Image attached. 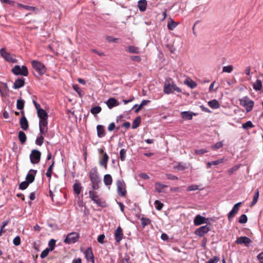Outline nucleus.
Returning <instances> with one entry per match:
<instances>
[{"label": "nucleus", "instance_id": "f257e3e1", "mask_svg": "<svg viewBox=\"0 0 263 263\" xmlns=\"http://www.w3.org/2000/svg\"><path fill=\"white\" fill-rule=\"evenodd\" d=\"M89 177L91 183L92 189L93 190H98L100 188L99 183L100 182V180L96 167L92 168L90 170L89 173Z\"/></svg>", "mask_w": 263, "mask_h": 263}, {"label": "nucleus", "instance_id": "f03ea898", "mask_svg": "<svg viewBox=\"0 0 263 263\" xmlns=\"http://www.w3.org/2000/svg\"><path fill=\"white\" fill-rule=\"evenodd\" d=\"M89 195L90 198L96 204H97V205L102 208H105L107 206V204L105 201L99 198L97 192L90 190L89 191Z\"/></svg>", "mask_w": 263, "mask_h": 263}, {"label": "nucleus", "instance_id": "7ed1b4c3", "mask_svg": "<svg viewBox=\"0 0 263 263\" xmlns=\"http://www.w3.org/2000/svg\"><path fill=\"white\" fill-rule=\"evenodd\" d=\"M31 64L39 76H43L46 72V67L44 64L37 60H32Z\"/></svg>", "mask_w": 263, "mask_h": 263}, {"label": "nucleus", "instance_id": "20e7f679", "mask_svg": "<svg viewBox=\"0 0 263 263\" xmlns=\"http://www.w3.org/2000/svg\"><path fill=\"white\" fill-rule=\"evenodd\" d=\"M239 102L240 105L246 108L247 112H250L253 109L254 102L248 96H245L240 99Z\"/></svg>", "mask_w": 263, "mask_h": 263}, {"label": "nucleus", "instance_id": "39448f33", "mask_svg": "<svg viewBox=\"0 0 263 263\" xmlns=\"http://www.w3.org/2000/svg\"><path fill=\"white\" fill-rule=\"evenodd\" d=\"M12 72L15 75H21L23 76H27L28 74V70L26 66H20V65H15L12 69Z\"/></svg>", "mask_w": 263, "mask_h": 263}, {"label": "nucleus", "instance_id": "423d86ee", "mask_svg": "<svg viewBox=\"0 0 263 263\" xmlns=\"http://www.w3.org/2000/svg\"><path fill=\"white\" fill-rule=\"evenodd\" d=\"M163 91L165 94H170L176 91L178 92H181V89L174 83H168L165 84L163 87Z\"/></svg>", "mask_w": 263, "mask_h": 263}, {"label": "nucleus", "instance_id": "0eeeda50", "mask_svg": "<svg viewBox=\"0 0 263 263\" xmlns=\"http://www.w3.org/2000/svg\"><path fill=\"white\" fill-rule=\"evenodd\" d=\"M80 237L79 234L76 232H71L67 234L64 242L67 244L74 243L78 241Z\"/></svg>", "mask_w": 263, "mask_h": 263}, {"label": "nucleus", "instance_id": "6e6552de", "mask_svg": "<svg viewBox=\"0 0 263 263\" xmlns=\"http://www.w3.org/2000/svg\"><path fill=\"white\" fill-rule=\"evenodd\" d=\"M41 153L36 149H33L30 155V162L32 164H37L41 159Z\"/></svg>", "mask_w": 263, "mask_h": 263}, {"label": "nucleus", "instance_id": "1a4fd4ad", "mask_svg": "<svg viewBox=\"0 0 263 263\" xmlns=\"http://www.w3.org/2000/svg\"><path fill=\"white\" fill-rule=\"evenodd\" d=\"M117 191L119 195L125 196L126 194L125 184L123 180H119L117 181Z\"/></svg>", "mask_w": 263, "mask_h": 263}, {"label": "nucleus", "instance_id": "9d476101", "mask_svg": "<svg viewBox=\"0 0 263 263\" xmlns=\"http://www.w3.org/2000/svg\"><path fill=\"white\" fill-rule=\"evenodd\" d=\"M98 152L100 155L103 154L102 159L100 160V164L103 166L105 169L107 168V162L109 159V157L106 153L104 152V150L102 148L98 149Z\"/></svg>", "mask_w": 263, "mask_h": 263}, {"label": "nucleus", "instance_id": "9b49d317", "mask_svg": "<svg viewBox=\"0 0 263 263\" xmlns=\"http://www.w3.org/2000/svg\"><path fill=\"white\" fill-rule=\"evenodd\" d=\"M211 230L210 226L205 225L197 229L195 231V234L200 237H203L208 233Z\"/></svg>", "mask_w": 263, "mask_h": 263}, {"label": "nucleus", "instance_id": "f8f14e48", "mask_svg": "<svg viewBox=\"0 0 263 263\" xmlns=\"http://www.w3.org/2000/svg\"><path fill=\"white\" fill-rule=\"evenodd\" d=\"M123 231L120 226H119L115 230L114 236L117 242L120 243L123 238Z\"/></svg>", "mask_w": 263, "mask_h": 263}, {"label": "nucleus", "instance_id": "ddd939ff", "mask_svg": "<svg viewBox=\"0 0 263 263\" xmlns=\"http://www.w3.org/2000/svg\"><path fill=\"white\" fill-rule=\"evenodd\" d=\"M1 55L7 61L9 62H15V60L12 57V55L7 52L5 48H1L0 49Z\"/></svg>", "mask_w": 263, "mask_h": 263}, {"label": "nucleus", "instance_id": "4468645a", "mask_svg": "<svg viewBox=\"0 0 263 263\" xmlns=\"http://www.w3.org/2000/svg\"><path fill=\"white\" fill-rule=\"evenodd\" d=\"M84 254L86 259L88 261L94 263L95 257L92 252V249L91 247L88 248L84 252Z\"/></svg>", "mask_w": 263, "mask_h": 263}, {"label": "nucleus", "instance_id": "2eb2a0df", "mask_svg": "<svg viewBox=\"0 0 263 263\" xmlns=\"http://www.w3.org/2000/svg\"><path fill=\"white\" fill-rule=\"evenodd\" d=\"M241 204V202H238V203H236L234 205L233 209L229 213L228 219L230 221H231L232 219L237 213Z\"/></svg>", "mask_w": 263, "mask_h": 263}, {"label": "nucleus", "instance_id": "dca6fc26", "mask_svg": "<svg viewBox=\"0 0 263 263\" xmlns=\"http://www.w3.org/2000/svg\"><path fill=\"white\" fill-rule=\"evenodd\" d=\"M37 173V171L34 170H30L28 172L26 177V180L29 183H32L34 179L35 176Z\"/></svg>", "mask_w": 263, "mask_h": 263}, {"label": "nucleus", "instance_id": "f3484780", "mask_svg": "<svg viewBox=\"0 0 263 263\" xmlns=\"http://www.w3.org/2000/svg\"><path fill=\"white\" fill-rule=\"evenodd\" d=\"M208 220L204 217L197 215L194 220V223L195 226H199L201 224L207 223Z\"/></svg>", "mask_w": 263, "mask_h": 263}, {"label": "nucleus", "instance_id": "a211bd4d", "mask_svg": "<svg viewBox=\"0 0 263 263\" xmlns=\"http://www.w3.org/2000/svg\"><path fill=\"white\" fill-rule=\"evenodd\" d=\"M235 242L237 244H245V246H248L251 243V240L246 236H241L237 238Z\"/></svg>", "mask_w": 263, "mask_h": 263}, {"label": "nucleus", "instance_id": "6ab92c4d", "mask_svg": "<svg viewBox=\"0 0 263 263\" xmlns=\"http://www.w3.org/2000/svg\"><path fill=\"white\" fill-rule=\"evenodd\" d=\"M125 50L130 53L139 54L140 53V49L138 47L129 45L125 47Z\"/></svg>", "mask_w": 263, "mask_h": 263}, {"label": "nucleus", "instance_id": "aec40b11", "mask_svg": "<svg viewBox=\"0 0 263 263\" xmlns=\"http://www.w3.org/2000/svg\"><path fill=\"white\" fill-rule=\"evenodd\" d=\"M25 84V80L24 78H18L15 80L13 84L12 88L14 89L20 88L24 86Z\"/></svg>", "mask_w": 263, "mask_h": 263}, {"label": "nucleus", "instance_id": "412c9836", "mask_svg": "<svg viewBox=\"0 0 263 263\" xmlns=\"http://www.w3.org/2000/svg\"><path fill=\"white\" fill-rule=\"evenodd\" d=\"M168 187V185L162 184L160 182H157L155 184V189L156 192L160 193H165L164 188Z\"/></svg>", "mask_w": 263, "mask_h": 263}, {"label": "nucleus", "instance_id": "4be33fe9", "mask_svg": "<svg viewBox=\"0 0 263 263\" xmlns=\"http://www.w3.org/2000/svg\"><path fill=\"white\" fill-rule=\"evenodd\" d=\"M48 122L47 119L40 120L39 128L40 132H47V130Z\"/></svg>", "mask_w": 263, "mask_h": 263}, {"label": "nucleus", "instance_id": "5701e85b", "mask_svg": "<svg viewBox=\"0 0 263 263\" xmlns=\"http://www.w3.org/2000/svg\"><path fill=\"white\" fill-rule=\"evenodd\" d=\"M147 5L146 0H139L138 2V8L141 12H144L146 9Z\"/></svg>", "mask_w": 263, "mask_h": 263}, {"label": "nucleus", "instance_id": "b1692460", "mask_svg": "<svg viewBox=\"0 0 263 263\" xmlns=\"http://www.w3.org/2000/svg\"><path fill=\"white\" fill-rule=\"evenodd\" d=\"M20 125L21 128L24 130H27L28 127V121L24 116H22L20 119Z\"/></svg>", "mask_w": 263, "mask_h": 263}, {"label": "nucleus", "instance_id": "393cba45", "mask_svg": "<svg viewBox=\"0 0 263 263\" xmlns=\"http://www.w3.org/2000/svg\"><path fill=\"white\" fill-rule=\"evenodd\" d=\"M37 114L40 120H45L48 118L47 113L44 109L39 110Z\"/></svg>", "mask_w": 263, "mask_h": 263}, {"label": "nucleus", "instance_id": "a878e982", "mask_svg": "<svg viewBox=\"0 0 263 263\" xmlns=\"http://www.w3.org/2000/svg\"><path fill=\"white\" fill-rule=\"evenodd\" d=\"M208 104L209 106L213 109H217L220 107V104L218 101L216 99L209 101Z\"/></svg>", "mask_w": 263, "mask_h": 263}, {"label": "nucleus", "instance_id": "bb28decb", "mask_svg": "<svg viewBox=\"0 0 263 263\" xmlns=\"http://www.w3.org/2000/svg\"><path fill=\"white\" fill-rule=\"evenodd\" d=\"M253 89L255 91H259L262 89V84L260 80L257 79L256 81L253 84Z\"/></svg>", "mask_w": 263, "mask_h": 263}, {"label": "nucleus", "instance_id": "cd10ccee", "mask_svg": "<svg viewBox=\"0 0 263 263\" xmlns=\"http://www.w3.org/2000/svg\"><path fill=\"white\" fill-rule=\"evenodd\" d=\"M104 184L107 185H110L112 183V179L110 175L106 174L104 176L103 179Z\"/></svg>", "mask_w": 263, "mask_h": 263}, {"label": "nucleus", "instance_id": "c85d7f7f", "mask_svg": "<svg viewBox=\"0 0 263 263\" xmlns=\"http://www.w3.org/2000/svg\"><path fill=\"white\" fill-rule=\"evenodd\" d=\"M181 116L184 119L191 120L193 118V113L188 111H182L181 113Z\"/></svg>", "mask_w": 263, "mask_h": 263}, {"label": "nucleus", "instance_id": "c756f323", "mask_svg": "<svg viewBox=\"0 0 263 263\" xmlns=\"http://www.w3.org/2000/svg\"><path fill=\"white\" fill-rule=\"evenodd\" d=\"M107 105L109 108H111L114 106L118 105L117 100L114 98H109L107 102Z\"/></svg>", "mask_w": 263, "mask_h": 263}, {"label": "nucleus", "instance_id": "7c9ffc66", "mask_svg": "<svg viewBox=\"0 0 263 263\" xmlns=\"http://www.w3.org/2000/svg\"><path fill=\"white\" fill-rule=\"evenodd\" d=\"M179 24V23L175 22L173 20L171 19L167 24V28L170 30H173Z\"/></svg>", "mask_w": 263, "mask_h": 263}, {"label": "nucleus", "instance_id": "2f4dec72", "mask_svg": "<svg viewBox=\"0 0 263 263\" xmlns=\"http://www.w3.org/2000/svg\"><path fill=\"white\" fill-rule=\"evenodd\" d=\"M74 193L77 195H79L82 190V186L80 183H75L73 186Z\"/></svg>", "mask_w": 263, "mask_h": 263}, {"label": "nucleus", "instance_id": "473e14b6", "mask_svg": "<svg viewBox=\"0 0 263 263\" xmlns=\"http://www.w3.org/2000/svg\"><path fill=\"white\" fill-rule=\"evenodd\" d=\"M259 190H258V189H257L255 191L254 195L253 196V200H252L251 205H250L251 206H254L257 203L258 197H259Z\"/></svg>", "mask_w": 263, "mask_h": 263}, {"label": "nucleus", "instance_id": "72a5a7b5", "mask_svg": "<svg viewBox=\"0 0 263 263\" xmlns=\"http://www.w3.org/2000/svg\"><path fill=\"white\" fill-rule=\"evenodd\" d=\"M18 6L19 7L23 8L27 10H29V11H35L37 10V8H36L35 7L25 5L21 4H18Z\"/></svg>", "mask_w": 263, "mask_h": 263}, {"label": "nucleus", "instance_id": "f704fd0d", "mask_svg": "<svg viewBox=\"0 0 263 263\" xmlns=\"http://www.w3.org/2000/svg\"><path fill=\"white\" fill-rule=\"evenodd\" d=\"M45 133H41V135L40 137H38L36 140H35V143L36 144L41 146L43 143L44 141V136L43 135H45Z\"/></svg>", "mask_w": 263, "mask_h": 263}, {"label": "nucleus", "instance_id": "c9c22d12", "mask_svg": "<svg viewBox=\"0 0 263 263\" xmlns=\"http://www.w3.org/2000/svg\"><path fill=\"white\" fill-rule=\"evenodd\" d=\"M141 123V118L140 117H137L133 121L132 124V128L135 129L138 127Z\"/></svg>", "mask_w": 263, "mask_h": 263}, {"label": "nucleus", "instance_id": "e433bc0d", "mask_svg": "<svg viewBox=\"0 0 263 263\" xmlns=\"http://www.w3.org/2000/svg\"><path fill=\"white\" fill-rule=\"evenodd\" d=\"M102 110V108L99 106H96L95 107H93L90 109V112L92 114L95 115H97L101 112Z\"/></svg>", "mask_w": 263, "mask_h": 263}, {"label": "nucleus", "instance_id": "4c0bfd02", "mask_svg": "<svg viewBox=\"0 0 263 263\" xmlns=\"http://www.w3.org/2000/svg\"><path fill=\"white\" fill-rule=\"evenodd\" d=\"M18 139L22 144H24L26 141V136L25 133H18Z\"/></svg>", "mask_w": 263, "mask_h": 263}, {"label": "nucleus", "instance_id": "58836bf2", "mask_svg": "<svg viewBox=\"0 0 263 263\" xmlns=\"http://www.w3.org/2000/svg\"><path fill=\"white\" fill-rule=\"evenodd\" d=\"M25 101L21 99L17 100L16 107L18 110H22L24 107Z\"/></svg>", "mask_w": 263, "mask_h": 263}, {"label": "nucleus", "instance_id": "ea45409f", "mask_svg": "<svg viewBox=\"0 0 263 263\" xmlns=\"http://www.w3.org/2000/svg\"><path fill=\"white\" fill-rule=\"evenodd\" d=\"M55 242H56V241L53 239H51L49 240V241L48 242L49 248L48 249L49 250H50L51 251H52V250H54L55 246Z\"/></svg>", "mask_w": 263, "mask_h": 263}, {"label": "nucleus", "instance_id": "a19ab883", "mask_svg": "<svg viewBox=\"0 0 263 263\" xmlns=\"http://www.w3.org/2000/svg\"><path fill=\"white\" fill-rule=\"evenodd\" d=\"M54 162L53 161L52 164L48 167L47 171L46 173V175L47 176V177H49L50 178L51 177V174H52V169H53V167L54 165Z\"/></svg>", "mask_w": 263, "mask_h": 263}, {"label": "nucleus", "instance_id": "79ce46f5", "mask_svg": "<svg viewBox=\"0 0 263 263\" xmlns=\"http://www.w3.org/2000/svg\"><path fill=\"white\" fill-rule=\"evenodd\" d=\"M174 168L177 169L178 171H183L187 168L186 165L182 163H179L178 165L174 166Z\"/></svg>", "mask_w": 263, "mask_h": 263}, {"label": "nucleus", "instance_id": "37998d69", "mask_svg": "<svg viewBox=\"0 0 263 263\" xmlns=\"http://www.w3.org/2000/svg\"><path fill=\"white\" fill-rule=\"evenodd\" d=\"M253 126H253L252 122L250 121H247L246 123H245L242 125V128L246 130H248L249 129V128L252 127Z\"/></svg>", "mask_w": 263, "mask_h": 263}, {"label": "nucleus", "instance_id": "c03bdc74", "mask_svg": "<svg viewBox=\"0 0 263 263\" xmlns=\"http://www.w3.org/2000/svg\"><path fill=\"white\" fill-rule=\"evenodd\" d=\"M141 220L143 227H144L151 223V220L147 218L142 217L141 219Z\"/></svg>", "mask_w": 263, "mask_h": 263}, {"label": "nucleus", "instance_id": "a18cd8bd", "mask_svg": "<svg viewBox=\"0 0 263 263\" xmlns=\"http://www.w3.org/2000/svg\"><path fill=\"white\" fill-rule=\"evenodd\" d=\"M30 183L26 180L25 181L22 182L19 185V189L22 190H25L27 188Z\"/></svg>", "mask_w": 263, "mask_h": 263}, {"label": "nucleus", "instance_id": "49530a36", "mask_svg": "<svg viewBox=\"0 0 263 263\" xmlns=\"http://www.w3.org/2000/svg\"><path fill=\"white\" fill-rule=\"evenodd\" d=\"M154 204L155 205L156 209L158 211L161 210L164 205L162 203L157 200L155 201Z\"/></svg>", "mask_w": 263, "mask_h": 263}, {"label": "nucleus", "instance_id": "de8ad7c7", "mask_svg": "<svg viewBox=\"0 0 263 263\" xmlns=\"http://www.w3.org/2000/svg\"><path fill=\"white\" fill-rule=\"evenodd\" d=\"M233 70V67L232 65L226 66L223 67L222 72L231 73Z\"/></svg>", "mask_w": 263, "mask_h": 263}, {"label": "nucleus", "instance_id": "09e8293b", "mask_svg": "<svg viewBox=\"0 0 263 263\" xmlns=\"http://www.w3.org/2000/svg\"><path fill=\"white\" fill-rule=\"evenodd\" d=\"M120 158L122 161H124L126 158V150L121 149L120 152Z\"/></svg>", "mask_w": 263, "mask_h": 263}, {"label": "nucleus", "instance_id": "8fccbe9b", "mask_svg": "<svg viewBox=\"0 0 263 263\" xmlns=\"http://www.w3.org/2000/svg\"><path fill=\"white\" fill-rule=\"evenodd\" d=\"M248 218L245 214H242L239 217L238 222L240 223H245L247 222Z\"/></svg>", "mask_w": 263, "mask_h": 263}, {"label": "nucleus", "instance_id": "3c124183", "mask_svg": "<svg viewBox=\"0 0 263 263\" xmlns=\"http://www.w3.org/2000/svg\"><path fill=\"white\" fill-rule=\"evenodd\" d=\"M186 85L191 88H194L197 86V83L193 80H190L186 83Z\"/></svg>", "mask_w": 263, "mask_h": 263}, {"label": "nucleus", "instance_id": "603ef678", "mask_svg": "<svg viewBox=\"0 0 263 263\" xmlns=\"http://www.w3.org/2000/svg\"><path fill=\"white\" fill-rule=\"evenodd\" d=\"M122 263H132L129 255L126 254H125L122 260Z\"/></svg>", "mask_w": 263, "mask_h": 263}, {"label": "nucleus", "instance_id": "864d4df0", "mask_svg": "<svg viewBox=\"0 0 263 263\" xmlns=\"http://www.w3.org/2000/svg\"><path fill=\"white\" fill-rule=\"evenodd\" d=\"M223 146L222 141L218 142L212 146V148L216 150Z\"/></svg>", "mask_w": 263, "mask_h": 263}, {"label": "nucleus", "instance_id": "5fc2aeb1", "mask_svg": "<svg viewBox=\"0 0 263 263\" xmlns=\"http://www.w3.org/2000/svg\"><path fill=\"white\" fill-rule=\"evenodd\" d=\"M51 251L50 250H49L48 248H46V249H45L44 250H43L41 255H40V257L41 258H45L49 254V252Z\"/></svg>", "mask_w": 263, "mask_h": 263}, {"label": "nucleus", "instance_id": "6e6d98bb", "mask_svg": "<svg viewBox=\"0 0 263 263\" xmlns=\"http://www.w3.org/2000/svg\"><path fill=\"white\" fill-rule=\"evenodd\" d=\"M198 190V186L195 184H193L189 186L186 189L188 192L194 191Z\"/></svg>", "mask_w": 263, "mask_h": 263}, {"label": "nucleus", "instance_id": "4d7b16f0", "mask_svg": "<svg viewBox=\"0 0 263 263\" xmlns=\"http://www.w3.org/2000/svg\"><path fill=\"white\" fill-rule=\"evenodd\" d=\"M220 260V258L218 256H214L213 258L209 259L205 263H217Z\"/></svg>", "mask_w": 263, "mask_h": 263}, {"label": "nucleus", "instance_id": "13d9d810", "mask_svg": "<svg viewBox=\"0 0 263 263\" xmlns=\"http://www.w3.org/2000/svg\"><path fill=\"white\" fill-rule=\"evenodd\" d=\"M239 166V165H235L234 167L230 168L228 170V173L229 175H232L234 172L236 171L238 168Z\"/></svg>", "mask_w": 263, "mask_h": 263}, {"label": "nucleus", "instance_id": "bf43d9fd", "mask_svg": "<svg viewBox=\"0 0 263 263\" xmlns=\"http://www.w3.org/2000/svg\"><path fill=\"white\" fill-rule=\"evenodd\" d=\"M13 244L16 246H18L21 244V238L19 236L15 237L13 240Z\"/></svg>", "mask_w": 263, "mask_h": 263}, {"label": "nucleus", "instance_id": "052dcab7", "mask_svg": "<svg viewBox=\"0 0 263 263\" xmlns=\"http://www.w3.org/2000/svg\"><path fill=\"white\" fill-rule=\"evenodd\" d=\"M130 59L133 61L137 62H140L141 60V58L139 55H134L130 57Z\"/></svg>", "mask_w": 263, "mask_h": 263}, {"label": "nucleus", "instance_id": "680f3d73", "mask_svg": "<svg viewBox=\"0 0 263 263\" xmlns=\"http://www.w3.org/2000/svg\"><path fill=\"white\" fill-rule=\"evenodd\" d=\"M166 176L170 180H178V177L171 174H166Z\"/></svg>", "mask_w": 263, "mask_h": 263}, {"label": "nucleus", "instance_id": "e2e57ef3", "mask_svg": "<svg viewBox=\"0 0 263 263\" xmlns=\"http://www.w3.org/2000/svg\"><path fill=\"white\" fill-rule=\"evenodd\" d=\"M106 39L107 41H108L109 42H114V43L116 42L118 40L117 39L115 38L114 37H113L112 36H107Z\"/></svg>", "mask_w": 263, "mask_h": 263}, {"label": "nucleus", "instance_id": "0e129e2a", "mask_svg": "<svg viewBox=\"0 0 263 263\" xmlns=\"http://www.w3.org/2000/svg\"><path fill=\"white\" fill-rule=\"evenodd\" d=\"M224 159L222 158V159H218L216 161H212V165H216L220 163H223L224 162Z\"/></svg>", "mask_w": 263, "mask_h": 263}, {"label": "nucleus", "instance_id": "69168bd1", "mask_svg": "<svg viewBox=\"0 0 263 263\" xmlns=\"http://www.w3.org/2000/svg\"><path fill=\"white\" fill-rule=\"evenodd\" d=\"M104 239H105V235L104 234H101L98 236V237L97 238V240L99 242H100L101 243H103Z\"/></svg>", "mask_w": 263, "mask_h": 263}, {"label": "nucleus", "instance_id": "338daca9", "mask_svg": "<svg viewBox=\"0 0 263 263\" xmlns=\"http://www.w3.org/2000/svg\"><path fill=\"white\" fill-rule=\"evenodd\" d=\"M207 152H208L207 151H206L204 149H196L195 151V153L198 155L203 154Z\"/></svg>", "mask_w": 263, "mask_h": 263}, {"label": "nucleus", "instance_id": "774afa93", "mask_svg": "<svg viewBox=\"0 0 263 263\" xmlns=\"http://www.w3.org/2000/svg\"><path fill=\"white\" fill-rule=\"evenodd\" d=\"M257 257V259L259 260L260 263H263V252L259 254Z\"/></svg>", "mask_w": 263, "mask_h": 263}]
</instances>
